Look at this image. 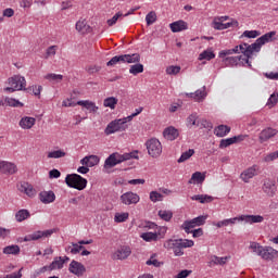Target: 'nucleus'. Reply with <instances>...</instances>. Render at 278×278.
<instances>
[{
	"mask_svg": "<svg viewBox=\"0 0 278 278\" xmlns=\"http://www.w3.org/2000/svg\"><path fill=\"white\" fill-rule=\"evenodd\" d=\"M129 255H131V248L129 245H122L114 252L113 260H127Z\"/></svg>",
	"mask_w": 278,
	"mask_h": 278,
	"instance_id": "obj_18",
	"label": "nucleus"
},
{
	"mask_svg": "<svg viewBox=\"0 0 278 278\" xmlns=\"http://www.w3.org/2000/svg\"><path fill=\"white\" fill-rule=\"evenodd\" d=\"M181 249H192L194 247V241L190 239H178Z\"/></svg>",
	"mask_w": 278,
	"mask_h": 278,
	"instance_id": "obj_53",
	"label": "nucleus"
},
{
	"mask_svg": "<svg viewBox=\"0 0 278 278\" xmlns=\"http://www.w3.org/2000/svg\"><path fill=\"white\" fill-rule=\"evenodd\" d=\"M146 148L148 151V155L150 157L157 159L160 155H162V142H160L155 138H151L146 142Z\"/></svg>",
	"mask_w": 278,
	"mask_h": 278,
	"instance_id": "obj_8",
	"label": "nucleus"
},
{
	"mask_svg": "<svg viewBox=\"0 0 278 278\" xmlns=\"http://www.w3.org/2000/svg\"><path fill=\"white\" fill-rule=\"evenodd\" d=\"M53 233H55L54 229H48V230H43V231H35L30 235H27L24 238L25 242H31V240H41V238H51V236H53Z\"/></svg>",
	"mask_w": 278,
	"mask_h": 278,
	"instance_id": "obj_13",
	"label": "nucleus"
},
{
	"mask_svg": "<svg viewBox=\"0 0 278 278\" xmlns=\"http://www.w3.org/2000/svg\"><path fill=\"white\" fill-rule=\"evenodd\" d=\"M262 190L267 197H275L277 192V185L273 180H265Z\"/></svg>",
	"mask_w": 278,
	"mask_h": 278,
	"instance_id": "obj_23",
	"label": "nucleus"
},
{
	"mask_svg": "<svg viewBox=\"0 0 278 278\" xmlns=\"http://www.w3.org/2000/svg\"><path fill=\"white\" fill-rule=\"evenodd\" d=\"M36 125V119L34 117L24 116L20 121V127L22 129H31Z\"/></svg>",
	"mask_w": 278,
	"mask_h": 278,
	"instance_id": "obj_32",
	"label": "nucleus"
},
{
	"mask_svg": "<svg viewBox=\"0 0 278 278\" xmlns=\"http://www.w3.org/2000/svg\"><path fill=\"white\" fill-rule=\"evenodd\" d=\"M191 201H199V203H212L214 198L207 194H197L191 197Z\"/></svg>",
	"mask_w": 278,
	"mask_h": 278,
	"instance_id": "obj_34",
	"label": "nucleus"
},
{
	"mask_svg": "<svg viewBox=\"0 0 278 278\" xmlns=\"http://www.w3.org/2000/svg\"><path fill=\"white\" fill-rule=\"evenodd\" d=\"M260 175V167L258 165H252L251 167L243 170L240 175V179L244 181V184H249L253 177H257Z\"/></svg>",
	"mask_w": 278,
	"mask_h": 278,
	"instance_id": "obj_14",
	"label": "nucleus"
},
{
	"mask_svg": "<svg viewBox=\"0 0 278 278\" xmlns=\"http://www.w3.org/2000/svg\"><path fill=\"white\" fill-rule=\"evenodd\" d=\"M192 275V270L184 269L180 273L177 274L176 278H187Z\"/></svg>",
	"mask_w": 278,
	"mask_h": 278,
	"instance_id": "obj_64",
	"label": "nucleus"
},
{
	"mask_svg": "<svg viewBox=\"0 0 278 278\" xmlns=\"http://www.w3.org/2000/svg\"><path fill=\"white\" fill-rule=\"evenodd\" d=\"M194 155V149H189L188 151L184 152L180 157L178 159V164L187 162Z\"/></svg>",
	"mask_w": 278,
	"mask_h": 278,
	"instance_id": "obj_42",
	"label": "nucleus"
},
{
	"mask_svg": "<svg viewBox=\"0 0 278 278\" xmlns=\"http://www.w3.org/2000/svg\"><path fill=\"white\" fill-rule=\"evenodd\" d=\"M166 231H168V228L165 226H156V231L154 232L156 236V240L164 239V236H166Z\"/></svg>",
	"mask_w": 278,
	"mask_h": 278,
	"instance_id": "obj_49",
	"label": "nucleus"
},
{
	"mask_svg": "<svg viewBox=\"0 0 278 278\" xmlns=\"http://www.w3.org/2000/svg\"><path fill=\"white\" fill-rule=\"evenodd\" d=\"M205 172L201 173V172H195L191 175V178L189 179L188 184L189 185H199V184H203V181H205Z\"/></svg>",
	"mask_w": 278,
	"mask_h": 278,
	"instance_id": "obj_31",
	"label": "nucleus"
},
{
	"mask_svg": "<svg viewBox=\"0 0 278 278\" xmlns=\"http://www.w3.org/2000/svg\"><path fill=\"white\" fill-rule=\"evenodd\" d=\"M229 131H231V128L226 125H219L214 129V134L217 138H225Z\"/></svg>",
	"mask_w": 278,
	"mask_h": 278,
	"instance_id": "obj_33",
	"label": "nucleus"
},
{
	"mask_svg": "<svg viewBox=\"0 0 278 278\" xmlns=\"http://www.w3.org/2000/svg\"><path fill=\"white\" fill-rule=\"evenodd\" d=\"M123 12H117L112 18L106 21V24L109 25V27H114V25H116V23H118V18H123Z\"/></svg>",
	"mask_w": 278,
	"mask_h": 278,
	"instance_id": "obj_50",
	"label": "nucleus"
},
{
	"mask_svg": "<svg viewBox=\"0 0 278 278\" xmlns=\"http://www.w3.org/2000/svg\"><path fill=\"white\" fill-rule=\"evenodd\" d=\"M7 86L4 92H16L18 90H27V80L21 74L9 77L5 81Z\"/></svg>",
	"mask_w": 278,
	"mask_h": 278,
	"instance_id": "obj_2",
	"label": "nucleus"
},
{
	"mask_svg": "<svg viewBox=\"0 0 278 278\" xmlns=\"http://www.w3.org/2000/svg\"><path fill=\"white\" fill-rule=\"evenodd\" d=\"M167 75H179L181 73V66L179 65H170L166 68Z\"/></svg>",
	"mask_w": 278,
	"mask_h": 278,
	"instance_id": "obj_56",
	"label": "nucleus"
},
{
	"mask_svg": "<svg viewBox=\"0 0 278 278\" xmlns=\"http://www.w3.org/2000/svg\"><path fill=\"white\" fill-rule=\"evenodd\" d=\"M66 156V152H64L63 150H54V151H50L48 152V160H60V157H65Z\"/></svg>",
	"mask_w": 278,
	"mask_h": 278,
	"instance_id": "obj_37",
	"label": "nucleus"
},
{
	"mask_svg": "<svg viewBox=\"0 0 278 278\" xmlns=\"http://www.w3.org/2000/svg\"><path fill=\"white\" fill-rule=\"evenodd\" d=\"M163 247L167 249V251H174L176 257L184 255V249L181 248V243H179V239H168L164 242Z\"/></svg>",
	"mask_w": 278,
	"mask_h": 278,
	"instance_id": "obj_12",
	"label": "nucleus"
},
{
	"mask_svg": "<svg viewBox=\"0 0 278 278\" xmlns=\"http://www.w3.org/2000/svg\"><path fill=\"white\" fill-rule=\"evenodd\" d=\"M70 273L72 275H76V277H81L84 273H86V266L77 261H72L68 267Z\"/></svg>",
	"mask_w": 278,
	"mask_h": 278,
	"instance_id": "obj_20",
	"label": "nucleus"
},
{
	"mask_svg": "<svg viewBox=\"0 0 278 278\" xmlns=\"http://www.w3.org/2000/svg\"><path fill=\"white\" fill-rule=\"evenodd\" d=\"M225 264H227V256L218 257L216 255H211L207 263L210 268H212L213 266H225Z\"/></svg>",
	"mask_w": 278,
	"mask_h": 278,
	"instance_id": "obj_30",
	"label": "nucleus"
},
{
	"mask_svg": "<svg viewBox=\"0 0 278 278\" xmlns=\"http://www.w3.org/2000/svg\"><path fill=\"white\" fill-rule=\"evenodd\" d=\"M129 220V213H115L114 215V223H127Z\"/></svg>",
	"mask_w": 278,
	"mask_h": 278,
	"instance_id": "obj_41",
	"label": "nucleus"
},
{
	"mask_svg": "<svg viewBox=\"0 0 278 278\" xmlns=\"http://www.w3.org/2000/svg\"><path fill=\"white\" fill-rule=\"evenodd\" d=\"M71 258L68 256L64 257H54L53 262L50 265H46L39 269V273H47V270H62L64 268V264L68 262Z\"/></svg>",
	"mask_w": 278,
	"mask_h": 278,
	"instance_id": "obj_9",
	"label": "nucleus"
},
{
	"mask_svg": "<svg viewBox=\"0 0 278 278\" xmlns=\"http://www.w3.org/2000/svg\"><path fill=\"white\" fill-rule=\"evenodd\" d=\"M163 136L166 140H177L179 138V130H177L175 127L169 126L164 129Z\"/></svg>",
	"mask_w": 278,
	"mask_h": 278,
	"instance_id": "obj_28",
	"label": "nucleus"
},
{
	"mask_svg": "<svg viewBox=\"0 0 278 278\" xmlns=\"http://www.w3.org/2000/svg\"><path fill=\"white\" fill-rule=\"evenodd\" d=\"M277 255L278 251L275 250L273 247H263L260 257H262V260H265V262H273V260H275Z\"/></svg>",
	"mask_w": 278,
	"mask_h": 278,
	"instance_id": "obj_19",
	"label": "nucleus"
},
{
	"mask_svg": "<svg viewBox=\"0 0 278 278\" xmlns=\"http://www.w3.org/2000/svg\"><path fill=\"white\" fill-rule=\"evenodd\" d=\"M150 201H152V203H157V201H164V195L157 191H151Z\"/></svg>",
	"mask_w": 278,
	"mask_h": 278,
	"instance_id": "obj_52",
	"label": "nucleus"
},
{
	"mask_svg": "<svg viewBox=\"0 0 278 278\" xmlns=\"http://www.w3.org/2000/svg\"><path fill=\"white\" fill-rule=\"evenodd\" d=\"M39 201L46 205L53 203L55 201V193L53 191H41L39 193Z\"/></svg>",
	"mask_w": 278,
	"mask_h": 278,
	"instance_id": "obj_27",
	"label": "nucleus"
},
{
	"mask_svg": "<svg viewBox=\"0 0 278 278\" xmlns=\"http://www.w3.org/2000/svg\"><path fill=\"white\" fill-rule=\"evenodd\" d=\"M251 56L247 54H241L239 56H227L225 58L224 62L226 66H247L248 68H251Z\"/></svg>",
	"mask_w": 278,
	"mask_h": 278,
	"instance_id": "obj_7",
	"label": "nucleus"
},
{
	"mask_svg": "<svg viewBox=\"0 0 278 278\" xmlns=\"http://www.w3.org/2000/svg\"><path fill=\"white\" fill-rule=\"evenodd\" d=\"M148 266H155V268H160L162 266V263L156 260L155 255H152L150 260L146 263Z\"/></svg>",
	"mask_w": 278,
	"mask_h": 278,
	"instance_id": "obj_60",
	"label": "nucleus"
},
{
	"mask_svg": "<svg viewBox=\"0 0 278 278\" xmlns=\"http://www.w3.org/2000/svg\"><path fill=\"white\" fill-rule=\"evenodd\" d=\"M45 79L48 81H53L54 84H60V81L64 79V76L62 74L50 73L45 76Z\"/></svg>",
	"mask_w": 278,
	"mask_h": 278,
	"instance_id": "obj_39",
	"label": "nucleus"
},
{
	"mask_svg": "<svg viewBox=\"0 0 278 278\" xmlns=\"http://www.w3.org/2000/svg\"><path fill=\"white\" fill-rule=\"evenodd\" d=\"M104 108H110V110H116V105H118V99L115 97H109L103 101Z\"/></svg>",
	"mask_w": 278,
	"mask_h": 278,
	"instance_id": "obj_35",
	"label": "nucleus"
},
{
	"mask_svg": "<svg viewBox=\"0 0 278 278\" xmlns=\"http://www.w3.org/2000/svg\"><path fill=\"white\" fill-rule=\"evenodd\" d=\"M155 21H157V14L154 11H151L146 15L147 25H153Z\"/></svg>",
	"mask_w": 278,
	"mask_h": 278,
	"instance_id": "obj_54",
	"label": "nucleus"
},
{
	"mask_svg": "<svg viewBox=\"0 0 278 278\" xmlns=\"http://www.w3.org/2000/svg\"><path fill=\"white\" fill-rule=\"evenodd\" d=\"M130 75H139V73H144V65L137 63L131 65L129 68Z\"/></svg>",
	"mask_w": 278,
	"mask_h": 278,
	"instance_id": "obj_44",
	"label": "nucleus"
},
{
	"mask_svg": "<svg viewBox=\"0 0 278 278\" xmlns=\"http://www.w3.org/2000/svg\"><path fill=\"white\" fill-rule=\"evenodd\" d=\"M180 229H184L186 233H192V229H194V227L190 220H185L180 226Z\"/></svg>",
	"mask_w": 278,
	"mask_h": 278,
	"instance_id": "obj_57",
	"label": "nucleus"
},
{
	"mask_svg": "<svg viewBox=\"0 0 278 278\" xmlns=\"http://www.w3.org/2000/svg\"><path fill=\"white\" fill-rule=\"evenodd\" d=\"M128 160H138V151L124 154L118 152L112 153L109 157H106L104 168H114V166H117V164H123V162H127Z\"/></svg>",
	"mask_w": 278,
	"mask_h": 278,
	"instance_id": "obj_1",
	"label": "nucleus"
},
{
	"mask_svg": "<svg viewBox=\"0 0 278 278\" xmlns=\"http://www.w3.org/2000/svg\"><path fill=\"white\" fill-rule=\"evenodd\" d=\"M65 184H67L70 188H75V190H85L88 186V180L78 174H68L65 177Z\"/></svg>",
	"mask_w": 278,
	"mask_h": 278,
	"instance_id": "obj_6",
	"label": "nucleus"
},
{
	"mask_svg": "<svg viewBox=\"0 0 278 278\" xmlns=\"http://www.w3.org/2000/svg\"><path fill=\"white\" fill-rule=\"evenodd\" d=\"M140 62V55L138 53L134 54H122L113 56L106 66H116V64H138Z\"/></svg>",
	"mask_w": 278,
	"mask_h": 278,
	"instance_id": "obj_4",
	"label": "nucleus"
},
{
	"mask_svg": "<svg viewBox=\"0 0 278 278\" xmlns=\"http://www.w3.org/2000/svg\"><path fill=\"white\" fill-rule=\"evenodd\" d=\"M127 123H130L129 118L127 117L114 119L109 123L104 130V134L106 136H112V134H116L117 131H126V129L129 127Z\"/></svg>",
	"mask_w": 278,
	"mask_h": 278,
	"instance_id": "obj_5",
	"label": "nucleus"
},
{
	"mask_svg": "<svg viewBox=\"0 0 278 278\" xmlns=\"http://www.w3.org/2000/svg\"><path fill=\"white\" fill-rule=\"evenodd\" d=\"M233 53H243L244 55H251L249 43H241L232 49L222 50L219 52V58H227V55H233Z\"/></svg>",
	"mask_w": 278,
	"mask_h": 278,
	"instance_id": "obj_10",
	"label": "nucleus"
},
{
	"mask_svg": "<svg viewBox=\"0 0 278 278\" xmlns=\"http://www.w3.org/2000/svg\"><path fill=\"white\" fill-rule=\"evenodd\" d=\"M159 216L162 220L168 223L173 218V211L161 210Z\"/></svg>",
	"mask_w": 278,
	"mask_h": 278,
	"instance_id": "obj_45",
	"label": "nucleus"
},
{
	"mask_svg": "<svg viewBox=\"0 0 278 278\" xmlns=\"http://www.w3.org/2000/svg\"><path fill=\"white\" fill-rule=\"evenodd\" d=\"M75 29L80 34L81 36H86L88 34H92V28L90 27V24H88V20L80 17L76 24Z\"/></svg>",
	"mask_w": 278,
	"mask_h": 278,
	"instance_id": "obj_15",
	"label": "nucleus"
},
{
	"mask_svg": "<svg viewBox=\"0 0 278 278\" xmlns=\"http://www.w3.org/2000/svg\"><path fill=\"white\" fill-rule=\"evenodd\" d=\"M140 238L144 240V242H157V235L155 232H142Z\"/></svg>",
	"mask_w": 278,
	"mask_h": 278,
	"instance_id": "obj_40",
	"label": "nucleus"
},
{
	"mask_svg": "<svg viewBox=\"0 0 278 278\" xmlns=\"http://www.w3.org/2000/svg\"><path fill=\"white\" fill-rule=\"evenodd\" d=\"M72 247L73 248H70L72 255H77V253L84 251V245H80L79 243H72Z\"/></svg>",
	"mask_w": 278,
	"mask_h": 278,
	"instance_id": "obj_59",
	"label": "nucleus"
},
{
	"mask_svg": "<svg viewBox=\"0 0 278 278\" xmlns=\"http://www.w3.org/2000/svg\"><path fill=\"white\" fill-rule=\"evenodd\" d=\"M187 97H191V99H194L195 101H201L205 99V90L198 89L194 93H188Z\"/></svg>",
	"mask_w": 278,
	"mask_h": 278,
	"instance_id": "obj_43",
	"label": "nucleus"
},
{
	"mask_svg": "<svg viewBox=\"0 0 278 278\" xmlns=\"http://www.w3.org/2000/svg\"><path fill=\"white\" fill-rule=\"evenodd\" d=\"M122 205H138L140 203V195L134 191H127L119 197Z\"/></svg>",
	"mask_w": 278,
	"mask_h": 278,
	"instance_id": "obj_11",
	"label": "nucleus"
},
{
	"mask_svg": "<svg viewBox=\"0 0 278 278\" xmlns=\"http://www.w3.org/2000/svg\"><path fill=\"white\" fill-rule=\"evenodd\" d=\"M277 159H278V152L276 151V152H271L269 154H266L264 156V162H275V160H277Z\"/></svg>",
	"mask_w": 278,
	"mask_h": 278,
	"instance_id": "obj_63",
	"label": "nucleus"
},
{
	"mask_svg": "<svg viewBox=\"0 0 278 278\" xmlns=\"http://www.w3.org/2000/svg\"><path fill=\"white\" fill-rule=\"evenodd\" d=\"M17 190H20V192H23L24 194H26V197H29L30 199H34V197L36 195V189L29 182H21L17 186Z\"/></svg>",
	"mask_w": 278,
	"mask_h": 278,
	"instance_id": "obj_21",
	"label": "nucleus"
},
{
	"mask_svg": "<svg viewBox=\"0 0 278 278\" xmlns=\"http://www.w3.org/2000/svg\"><path fill=\"white\" fill-rule=\"evenodd\" d=\"M275 36H277V31L273 30L261 36L258 39H256L254 43L248 45V49L250 50V55H253V53H260L264 45H268V42H274Z\"/></svg>",
	"mask_w": 278,
	"mask_h": 278,
	"instance_id": "obj_3",
	"label": "nucleus"
},
{
	"mask_svg": "<svg viewBox=\"0 0 278 278\" xmlns=\"http://www.w3.org/2000/svg\"><path fill=\"white\" fill-rule=\"evenodd\" d=\"M99 162H100V159L97 155L85 156L83 160H80V164L89 168H92V166H97Z\"/></svg>",
	"mask_w": 278,
	"mask_h": 278,
	"instance_id": "obj_29",
	"label": "nucleus"
},
{
	"mask_svg": "<svg viewBox=\"0 0 278 278\" xmlns=\"http://www.w3.org/2000/svg\"><path fill=\"white\" fill-rule=\"evenodd\" d=\"M278 134L277 129L275 128H265L260 134V140L261 142H266L267 140H270V138H275V135Z\"/></svg>",
	"mask_w": 278,
	"mask_h": 278,
	"instance_id": "obj_26",
	"label": "nucleus"
},
{
	"mask_svg": "<svg viewBox=\"0 0 278 278\" xmlns=\"http://www.w3.org/2000/svg\"><path fill=\"white\" fill-rule=\"evenodd\" d=\"M216 58V54H214V51L212 50H204L202 53L199 55V60H214Z\"/></svg>",
	"mask_w": 278,
	"mask_h": 278,
	"instance_id": "obj_47",
	"label": "nucleus"
},
{
	"mask_svg": "<svg viewBox=\"0 0 278 278\" xmlns=\"http://www.w3.org/2000/svg\"><path fill=\"white\" fill-rule=\"evenodd\" d=\"M239 23L236 20H231L228 23H223L217 17H215L212 22L213 29H217L219 31H223V29H229V27H238Z\"/></svg>",
	"mask_w": 278,
	"mask_h": 278,
	"instance_id": "obj_16",
	"label": "nucleus"
},
{
	"mask_svg": "<svg viewBox=\"0 0 278 278\" xmlns=\"http://www.w3.org/2000/svg\"><path fill=\"white\" fill-rule=\"evenodd\" d=\"M242 36L244 38H257V36H260V31H257V30H244Z\"/></svg>",
	"mask_w": 278,
	"mask_h": 278,
	"instance_id": "obj_61",
	"label": "nucleus"
},
{
	"mask_svg": "<svg viewBox=\"0 0 278 278\" xmlns=\"http://www.w3.org/2000/svg\"><path fill=\"white\" fill-rule=\"evenodd\" d=\"M2 253L4 255H18L21 248L18 245H8L3 249Z\"/></svg>",
	"mask_w": 278,
	"mask_h": 278,
	"instance_id": "obj_36",
	"label": "nucleus"
},
{
	"mask_svg": "<svg viewBox=\"0 0 278 278\" xmlns=\"http://www.w3.org/2000/svg\"><path fill=\"white\" fill-rule=\"evenodd\" d=\"M240 220L248 223V225H255L257 223H264V216L262 215H240Z\"/></svg>",
	"mask_w": 278,
	"mask_h": 278,
	"instance_id": "obj_24",
	"label": "nucleus"
},
{
	"mask_svg": "<svg viewBox=\"0 0 278 278\" xmlns=\"http://www.w3.org/2000/svg\"><path fill=\"white\" fill-rule=\"evenodd\" d=\"M28 92H33L35 97H40V92H42V86L40 85H33L26 89Z\"/></svg>",
	"mask_w": 278,
	"mask_h": 278,
	"instance_id": "obj_55",
	"label": "nucleus"
},
{
	"mask_svg": "<svg viewBox=\"0 0 278 278\" xmlns=\"http://www.w3.org/2000/svg\"><path fill=\"white\" fill-rule=\"evenodd\" d=\"M231 144H236L233 137L222 139L219 142V149H227V147H231Z\"/></svg>",
	"mask_w": 278,
	"mask_h": 278,
	"instance_id": "obj_51",
	"label": "nucleus"
},
{
	"mask_svg": "<svg viewBox=\"0 0 278 278\" xmlns=\"http://www.w3.org/2000/svg\"><path fill=\"white\" fill-rule=\"evenodd\" d=\"M276 103H278V94L273 93L267 101V105L268 108H275Z\"/></svg>",
	"mask_w": 278,
	"mask_h": 278,
	"instance_id": "obj_62",
	"label": "nucleus"
},
{
	"mask_svg": "<svg viewBox=\"0 0 278 278\" xmlns=\"http://www.w3.org/2000/svg\"><path fill=\"white\" fill-rule=\"evenodd\" d=\"M76 105H80L81 108H85L90 114H97L99 112V106L90 100H79L76 102Z\"/></svg>",
	"mask_w": 278,
	"mask_h": 278,
	"instance_id": "obj_22",
	"label": "nucleus"
},
{
	"mask_svg": "<svg viewBox=\"0 0 278 278\" xmlns=\"http://www.w3.org/2000/svg\"><path fill=\"white\" fill-rule=\"evenodd\" d=\"M58 53V46H50L46 50V60H49V58H53Z\"/></svg>",
	"mask_w": 278,
	"mask_h": 278,
	"instance_id": "obj_58",
	"label": "nucleus"
},
{
	"mask_svg": "<svg viewBox=\"0 0 278 278\" xmlns=\"http://www.w3.org/2000/svg\"><path fill=\"white\" fill-rule=\"evenodd\" d=\"M29 216V211L23 208L15 214V220H17V223H23V220H27Z\"/></svg>",
	"mask_w": 278,
	"mask_h": 278,
	"instance_id": "obj_38",
	"label": "nucleus"
},
{
	"mask_svg": "<svg viewBox=\"0 0 278 278\" xmlns=\"http://www.w3.org/2000/svg\"><path fill=\"white\" fill-rule=\"evenodd\" d=\"M4 103L10 108H23V103L14 98H5Z\"/></svg>",
	"mask_w": 278,
	"mask_h": 278,
	"instance_id": "obj_46",
	"label": "nucleus"
},
{
	"mask_svg": "<svg viewBox=\"0 0 278 278\" xmlns=\"http://www.w3.org/2000/svg\"><path fill=\"white\" fill-rule=\"evenodd\" d=\"M250 249H251L252 253H255L260 257L262 255V251H263L264 247L257 242H251Z\"/></svg>",
	"mask_w": 278,
	"mask_h": 278,
	"instance_id": "obj_48",
	"label": "nucleus"
},
{
	"mask_svg": "<svg viewBox=\"0 0 278 278\" xmlns=\"http://www.w3.org/2000/svg\"><path fill=\"white\" fill-rule=\"evenodd\" d=\"M169 27L173 34H177L179 31H186V29H188V23L184 20H179L169 24Z\"/></svg>",
	"mask_w": 278,
	"mask_h": 278,
	"instance_id": "obj_25",
	"label": "nucleus"
},
{
	"mask_svg": "<svg viewBox=\"0 0 278 278\" xmlns=\"http://www.w3.org/2000/svg\"><path fill=\"white\" fill-rule=\"evenodd\" d=\"M0 172H2L3 175H16L18 167L12 162L1 161Z\"/></svg>",
	"mask_w": 278,
	"mask_h": 278,
	"instance_id": "obj_17",
	"label": "nucleus"
}]
</instances>
